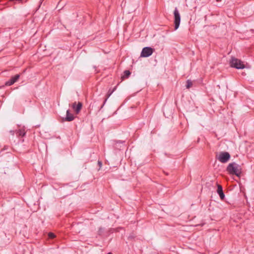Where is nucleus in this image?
Segmentation results:
<instances>
[{
    "label": "nucleus",
    "instance_id": "ddd939ff",
    "mask_svg": "<svg viewBox=\"0 0 254 254\" xmlns=\"http://www.w3.org/2000/svg\"><path fill=\"white\" fill-rule=\"evenodd\" d=\"M55 237H56V235L53 233L50 232L48 233L49 238L53 239V238H55Z\"/></svg>",
    "mask_w": 254,
    "mask_h": 254
},
{
    "label": "nucleus",
    "instance_id": "aec40b11",
    "mask_svg": "<svg viewBox=\"0 0 254 254\" xmlns=\"http://www.w3.org/2000/svg\"><path fill=\"white\" fill-rule=\"evenodd\" d=\"M221 0H216V1H218H218H221Z\"/></svg>",
    "mask_w": 254,
    "mask_h": 254
},
{
    "label": "nucleus",
    "instance_id": "423d86ee",
    "mask_svg": "<svg viewBox=\"0 0 254 254\" xmlns=\"http://www.w3.org/2000/svg\"><path fill=\"white\" fill-rule=\"evenodd\" d=\"M20 77V74H16L14 76L11 77V78L8 81H7L5 83V85L6 86H10L13 84L15 82H16Z\"/></svg>",
    "mask_w": 254,
    "mask_h": 254
},
{
    "label": "nucleus",
    "instance_id": "6ab92c4d",
    "mask_svg": "<svg viewBox=\"0 0 254 254\" xmlns=\"http://www.w3.org/2000/svg\"><path fill=\"white\" fill-rule=\"evenodd\" d=\"M107 100V98L105 99V101H104V104H105V102H106ZM104 105V104H103V105Z\"/></svg>",
    "mask_w": 254,
    "mask_h": 254
},
{
    "label": "nucleus",
    "instance_id": "9b49d317",
    "mask_svg": "<svg viewBox=\"0 0 254 254\" xmlns=\"http://www.w3.org/2000/svg\"><path fill=\"white\" fill-rule=\"evenodd\" d=\"M130 74V72L129 70H126L124 72V75L122 77V78H127L129 75Z\"/></svg>",
    "mask_w": 254,
    "mask_h": 254
},
{
    "label": "nucleus",
    "instance_id": "4468645a",
    "mask_svg": "<svg viewBox=\"0 0 254 254\" xmlns=\"http://www.w3.org/2000/svg\"><path fill=\"white\" fill-rule=\"evenodd\" d=\"M116 89V87H115L112 91H110L109 90L108 92V95L107 98H109Z\"/></svg>",
    "mask_w": 254,
    "mask_h": 254
},
{
    "label": "nucleus",
    "instance_id": "f257e3e1",
    "mask_svg": "<svg viewBox=\"0 0 254 254\" xmlns=\"http://www.w3.org/2000/svg\"><path fill=\"white\" fill-rule=\"evenodd\" d=\"M227 171L230 174L239 176L241 174V166L238 164L233 162L230 163L227 167Z\"/></svg>",
    "mask_w": 254,
    "mask_h": 254
},
{
    "label": "nucleus",
    "instance_id": "2eb2a0df",
    "mask_svg": "<svg viewBox=\"0 0 254 254\" xmlns=\"http://www.w3.org/2000/svg\"><path fill=\"white\" fill-rule=\"evenodd\" d=\"M22 0H10V1L14 2V3L20 2Z\"/></svg>",
    "mask_w": 254,
    "mask_h": 254
},
{
    "label": "nucleus",
    "instance_id": "f03ea898",
    "mask_svg": "<svg viewBox=\"0 0 254 254\" xmlns=\"http://www.w3.org/2000/svg\"><path fill=\"white\" fill-rule=\"evenodd\" d=\"M230 64L231 67L237 69H243L245 67V65L243 62L234 57L231 58Z\"/></svg>",
    "mask_w": 254,
    "mask_h": 254
},
{
    "label": "nucleus",
    "instance_id": "20e7f679",
    "mask_svg": "<svg viewBox=\"0 0 254 254\" xmlns=\"http://www.w3.org/2000/svg\"><path fill=\"white\" fill-rule=\"evenodd\" d=\"M174 15L175 30H176L177 29H178L181 21V16L177 7H176L175 8V10L174 11Z\"/></svg>",
    "mask_w": 254,
    "mask_h": 254
},
{
    "label": "nucleus",
    "instance_id": "39448f33",
    "mask_svg": "<svg viewBox=\"0 0 254 254\" xmlns=\"http://www.w3.org/2000/svg\"><path fill=\"white\" fill-rule=\"evenodd\" d=\"M153 52V49L149 47H144L142 49L141 52L140 57H148L151 56Z\"/></svg>",
    "mask_w": 254,
    "mask_h": 254
},
{
    "label": "nucleus",
    "instance_id": "a211bd4d",
    "mask_svg": "<svg viewBox=\"0 0 254 254\" xmlns=\"http://www.w3.org/2000/svg\"><path fill=\"white\" fill-rule=\"evenodd\" d=\"M10 133H11L12 135H14V130H11V131H10Z\"/></svg>",
    "mask_w": 254,
    "mask_h": 254
},
{
    "label": "nucleus",
    "instance_id": "dca6fc26",
    "mask_svg": "<svg viewBox=\"0 0 254 254\" xmlns=\"http://www.w3.org/2000/svg\"><path fill=\"white\" fill-rule=\"evenodd\" d=\"M76 105H76V102H74V103L72 104V108H73L74 110H75V109L76 108Z\"/></svg>",
    "mask_w": 254,
    "mask_h": 254
},
{
    "label": "nucleus",
    "instance_id": "7ed1b4c3",
    "mask_svg": "<svg viewBox=\"0 0 254 254\" xmlns=\"http://www.w3.org/2000/svg\"><path fill=\"white\" fill-rule=\"evenodd\" d=\"M230 155L228 152H221L217 156V159L222 163L227 162L230 159Z\"/></svg>",
    "mask_w": 254,
    "mask_h": 254
},
{
    "label": "nucleus",
    "instance_id": "9d476101",
    "mask_svg": "<svg viewBox=\"0 0 254 254\" xmlns=\"http://www.w3.org/2000/svg\"><path fill=\"white\" fill-rule=\"evenodd\" d=\"M82 106V103L81 102H78L76 106V108L74 110L76 114L79 113V112L80 111Z\"/></svg>",
    "mask_w": 254,
    "mask_h": 254
},
{
    "label": "nucleus",
    "instance_id": "6e6552de",
    "mask_svg": "<svg viewBox=\"0 0 254 254\" xmlns=\"http://www.w3.org/2000/svg\"><path fill=\"white\" fill-rule=\"evenodd\" d=\"M74 119V117L73 115L72 114L70 113L69 111L67 110L66 111V115L65 118V121L67 122H70L73 121Z\"/></svg>",
    "mask_w": 254,
    "mask_h": 254
},
{
    "label": "nucleus",
    "instance_id": "1a4fd4ad",
    "mask_svg": "<svg viewBox=\"0 0 254 254\" xmlns=\"http://www.w3.org/2000/svg\"><path fill=\"white\" fill-rule=\"evenodd\" d=\"M16 134L19 136H24L25 134V131L24 129H20L16 131Z\"/></svg>",
    "mask_w": 254,
    "mask_h": 254
},
{
    "label": "nucleus",
    "instance_id": "0eeeda50",
    "mask_svg": "<svg viewBox=\"0 0 254 254\" xmlns=\"http://www.w3.org/2000/svg\"><path fill=\"white\" fill-rule=\"evenodd\" d=\"M217 187H218V188H217V192L218 193V194L219 195L220 198L221 199H223L225 197V195L223 191L222 187L221 186H220L219 185H218Z\"/></svg>",
    "mask_w": 254,
    "mask_h": 254
},
{
    "label": "nucleus",
    "instance_id": "f3484780",
    "mask_svg": "<svg viewBox=\"0 0 254 254\" xmlns=\"http://www.w3.org/2000/svg\"><path fill=\"white\" fill-rule=\"evenodd\" d=\"M98 164L99 165V166L101 167L102 166V162L100 161H98Z\"/></svg>",
    "mask_w": 254,
    "mask_h": 254
},
{
    "label": "nucleus",
    "instance_id": "f8f14e48",
    "mask_svg": "<svg viewBox=\"0 0 254 254\" xmlns=\"http://www.w3.org/2000/svg\"><path fill=\"white\" fill-rule=\"evenodd\" d=\"M192 86V82L190 80H188L187 81L186 87L189 89Z\"/></svg>",
    "mask_w": 254,
    "mask_h": 254
},
{
    "label": "nucleus",
    "instance_id": "412c9836",
    "mask_svg": "<svg viewBox=\"0 0 254 254\" xmlns=\"http://www.w3.org/2000/svg\"><path fill=\"white\" fill-rule=\"evenodd\" d=\"M107 254H112L111 253H109Z\"/></svg>",
    "mask_w": 254,
    "mask_h": 254
}]
</instances>
